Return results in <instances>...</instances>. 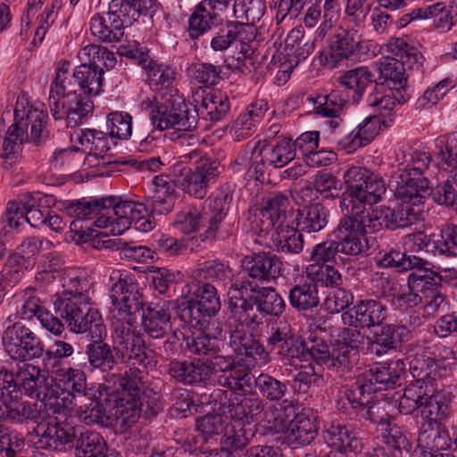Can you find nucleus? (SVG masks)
<instances>
[{
    "label": "nucleus",
    "instance_id": "nucleus-1",
    "mask_svg": "<svg viewBox=\"0 0 457 457\" xmlns=\"http://www.w3.org/2000/svg\"><path fill=\"white\" fill-rule=\"evenodd\" d=\"M68 209L71 214L79 217H86L100 209H106V212L96 219L95 223L98 228L109 229V232L113 235L122 234L132 223L137 229L143 232H148L154 227L151 217L155 213L146 197L144 202H137L109 196L69 204Z\"/></svg>",
    "mask_w": 457,
    "mask_h": 457
},
{
    "label": "nucleus",
    "instance_id": "nucleus-2",
    "mask_svg": "<svg viewBox=\"0 0 457 457\" xmlns=\"http://www.w3.org/2000/svg\"><path fill=\"white\" fill-rule=\"evenodd\" d=\"M228 295L231 314L246 322L258 323L267 315L279 316L286 308L284 299L275 288L260 287L249 278L233 281Z\"/></svg>",
    "mask_w": 457,
    "mask_h": 457
},
{
    "label": "nucleus",
    "instance_id": "nucleus-3",
    "mask_svg": "<svg viewBox=\"0 0 457 457\" xmlns=\"http://www.w3.org/2000/svg\"><path fill=\"white\" fill-rule=\"evenodd\" d=\"M45 381L41 369L26 361L14 371L1 370L0 420L21 422L22 408L33 403L21 401L22 395L38 398Z\"/></svg>",
    "mask_w": 457,
    "mask_h": 457
},
{
    "label": "nucleus",
    "instance_id": "nucleus-4",
    "mask_svg": "<svg viewBox=\"0 0 457 457\" xmlns=\"http://www.w3.org/2000/svg\"><path fill=\"white\" fill-rule=\"evenodd\" d=\"M48 115L43 110L29 106L25 96H19L14 109V123L12 124L0 143V157L4 159V170L15 162L21 145L29 140L39 145L47 137Z\"/></svg>",
    "mask_w": 457,
    "mask_h": 457
},
{
    "label": "nucleus",
    "instance_id": "nucleus-5",
    "mask_svg": "<svg viewBox=\"0 0 457 457\" xmlns=\"http://www.w3.org/2000/svg\"><path fill=\"white\" fill-rule=\"evenodd\" d=\"M145 371L130 367L123 375L111 374L104 383L101 396L110 401L117 422L130 427L138 419L142 403L139 395L144 383Z\"/></svg>",
    "mask_w": 457,
    "mask_h": 457
},
{
    "label": "nucleus",
    "instance_id": "nucleus-6",
    "mask_svg": "<svg viewBox=\"0 0 457 457\" xmlns=\"http://www.w3.org/2000/svg\"><path fill=\"white\" fill-rule=\"evenodd\" d=\"M346 190L340 207L346 215L360 213L362 208L377 204L386 192L383 179L366 168L353 166L344 174Z\"/></svg>",
    "mask_w": 457,
    "mask_h": 457
},
{
    "label": "nucleus",
    "instance_id": "nucleus-7",
    "mask_svg": "<svg viewBox=\"0 0 457 457\" xmlns=\"http://www.w3.org/2000/svg\"><path fill=\"white\" fill-rule=\"evenodd\" d=\"M260 395L267 401L273 402L263 411V421L273 433L285 430L287 420L295 413V404L292 400L283 399L287 386L269 374H261L254 379Z\"/></svg>",
    "mask_w": 457,
    "mask_h": 457
},
{
    "label": "nucleus",
    "instance_id": "nucleus-8",
    "mask_svg": "<svg viewBox=\"0 0 457 457\" xmlns=\"http://www.w3.org/2000/svg\"><path fill=\"white\" fill-rule=\"evenodd\" d=\"M88 303L68 298L66 295H55L53 298L54 312L66 321L71 331L87 333V337L96 338L106 328L100 312L88 307Z\"/></svg>",
    "mask_w": 457,
    "mask_h": 457
},
{
    "label": "nucleus",
    "instance_id": "nucleus-9",
    "mask_svg": "<svg viewBox=\"0 0 457 457\" xmlns=\"http://www.w3.org/2000/svg\"><path fill=\"white\" fill-rule=\"evenodd\" d=\"M185 301L179 303V317L191 326H197L220 310L217 289L208 282L194 281L187 285Z\"/></svg>",
    "mask_w": 457,
    "mask_h": 457
},
{
    "label": "nucleus",
    "instance_id": "nucleus-10",
    "mask_svg": "<svg viewBox=\"0 0 457 457\" xmlns=\"http://www.w3.org/2000/svg\"><path fill=\"white\" fill-rule=\"evenodd\" d=\"M69 63H62L55 71V77L50 86L48 104L52 98H64L79 91L98 95L102 87L101 73L94 67L86 64L78 66L71 75Z\"/></svg>",
    "mask_w": 457,
    "mask_h": 457
},
{
    "label": "nucleus",
    "instance_id": "nucleus-11",
    "mask_svg": "<svg viewBox=\"0 0 457 457\" xmlns=\"http://www.w3.org/2000/svg\"><path fill=\"white\" fill-rule=\"evenodd\" d=\"M110 296L117 315L113 320L124 319L126 321H137V316L142 314L144 299L139 292L138 285L134 277L126 271L119 270L112 271L110 275Z\"/></svg>",
    "mask_w": 457,
    "mask_h": 457
},
{
    "label": "nucleus",
    "instance_id": "nucleus-12",
    "mask_svg": "<svg viewBox=\"0 0 457 457\" xmlns=\"http://www.w3.org/2000/svg\"><path fill=\"white\" fill-rule=\"evenodd\" d=\"M150 120L154 128L160 130L173 128L187 131L197 127L198 114L181 96L170 95V97L163 96L162 102L152 109Z\"/></svg>",
    "mask_w": 457,
    "mask_h": 457
},
{
    "label": "nucleus",
    "instance_id": "nucleus-13",
    "mask_svg": "<svg viewBox=\"0 0 457 457\" xmlns=\"http://www.w3.org/2000/svg\"><path fill=\"white\" fill-rule=\"evenodd\" d=\"M136 322L126 321L124 319L113 320L112 341L113 348L124 362L131 365H142L145 372V360L153 358L152 351L145 350V344L139 331L136 329Z\"/></svg>",
    "mask_w": 457,
    "mask_h": 457
},
{
    "label": "nucleus",
    "instance_id": "nucleus-14",
    "mask_svg": "<svg viewBox=\"0 0 457 457\" xmlns=\"http://www.w3.org/2000/svg\"><path fill=\"white\" fill-rule=\"evenodd\" d=\"M202 364L206 368V380L211 374L220 373L217 378L219 386L235 393H245L252 387L253 375L231 355H211Z\"/></svg>",
    "mask_w": 457,
    "mask_h": 457
},
{
    "label": "nucleus",
    "instance_id": "nucleus-15",
    "mask_svg": "<svg viewBox=\"0 0 457 457\" xmlns=\"http://www.w3.org/2000/svg\"><path fill=\"white\" fill-rule=\"evenodd\" d=\"M2 335V344L8 355L22 362L40 358L44 345L40 338L21 322L12 323L10 318Z\"/></svg>",
    "mask_w": 457,
    "mask_h": 457
},
{
    "label": "nucleus",
    "instance_id": "nucleus-16",
    "mask_svg": "<svg viewBox=\"0 0 457 457\" xmlns=\"http://www.w3.org/2000/svg\"><path fill=\"white\" fill-rule=\"evenodd\" d=\"M37 427L29 433L30 440L38 449L58 451L72 444L78 427L61 420L36 422Z\"/></svg>",
    "mask_w": 457,
    "mask_h": 457
},
{
    "label": "nucleus",
    "instance_id": "nucleus-17",
    "mask_svg": "<svg viewBox=\"0 0 457 457\" xmlns=\"http://www.w3.org/2000/svg\"><path fill=\"white\" fill-rule=\"evenodd\" d=\"M430 155L426 152L414 151L410 154L407 164H400L398 170L392 175L390 185L399 186L411 190L430 194V185L424 176L428 169Z\"/></svg>",
    "mask_w": 457,
    "mask_h": 457
},
{
    "label": "nucleus",
    "instance_id": "nucleus-18",
    "mask_svg": "<svg viewBox=\"0 0 457 457\" xmlns=\"http://www.w3.org/2000/svg\"><path fill=\"white\" fill-rule=\"evenodd\" d=\"M90 96L96 95L79 91L64 98H52L50 112L55 120H66L68 127H75L94 110Z\"/></svg>",
    "mask_w": 457,
    "mask_h": 457
},
{
    "label": "nucleus",
    "instance_id": "nucleus-19",
    "mask_svg": "<svg viewBox=\"0 0 457 457\" xmlns=\"http://www.w3.org/2000/svg\"><path fill=\"white\" fill-rule=\"evenodd\" d=\"M400 203L394 209L393 229L409 227L422 218L424 203L428 193L418 192L417 189L392 186Z\"/></svg>",
    "mask_w": 457,
    "mask_h": 457
},
{
    "label": "nucleus",
    "instance_id": "nucleus-20",
    "mask_svg": "<svg viewBox=\"0 0 457 457\" xmlns=\"http://www.w3.org/2000/svg\"><path fill=\"white\" fill-rule=\"evenodd\" d=\"M179 303L175 301L150 303L142 312V327L152 339H162L172 331L171 313L176 310L179 314Z\"/></svg>",
    "mask_w": 457,
    "mask_h": 457
},
{
    "label": "nucleus",
    "instance_id": "nucleus-21",
    "mask_svg": "<svg viewBox=\"0 0 457 457\" xmlns=\"http://www.w3.org/2000/svg\"><path fill=\"white\" fill-rule=\"evenodd\" d=\"M252 323L232 315L228 320V345L237 354L265 359L268 353L264 346L246 328Z\"/></svg>",
    "mask_w": 457,
    "mask_h": 457
},
{
    "label": "nucleus",
    "instance_id": "nucleus-22",
    "mask_svg": "<svg viewBox=\"0 0 457 457\" xmlns=\"http://www.w3.org/2000/svg\"><path fill=\"white\" fill-rule=\"evenodd\" d=\"M387 309L376 300H361L342 313L345 325L354 328H370L379 327L386 319Z\"/></svg>",
    "mask_w": 457,
    "mask_h": 457
},
{
    "label": "nucleus",
    "instance_id": "nucleus-23",
    "mask_svg": "<svg viewBox=\"0 0 457 457\" xmlns=\"http://www.w3.org/2000/svg\"><path fill=\"white\" fill-rule=\"evenodd\" d=\"M334 233L339 253L358 256L368 249V242L364 236L366 231L350 215L345 214L340 220Z\"/></svg>",
    "mask_w": 457,
    "mask_h": 457
},
{
    "label": "nucleus",
    "instance_id": "nucleus-24",
    "mask_svg": "<svg viewBox=\"0 0 457 457\" xmlns=\"http://www.w3.org/2000/svg\"><path fill=\"white\" fill-rule=\"evenodd\" d=\"M226 190L223 195L205 202L210 211L207 220L209 227L205 232L207 237L225 240L233 234L232 223L226 220L232 195L228 187H226Z\"/></svg>",
    "mask_w": 457,
    "mask_h": 457
},
{
    "label": "nucleus",
    "instance_id": "nucleus-25",
    "mask_svg": "<svg viewBox=\"0 0 457 457\" xmlns=\"http://www.w3.org/2000/svg\"><path fill=\"white\" fill-rule=\"evenodd\" d=\"M191 108L206 120L218 121L229 111L230 104L226 94L198 87L191 96Z\"/></svg>",
    "mask_w": 457,
    "mask_h": 457
},
{
    "label": "nucleus",
    "instance_id": "nucleus-26",
    "mask_svg": "<svg viewBox=\"0 0 457 457\" xmlns=\"http://www.w3.org/2000/svg\"><path fill=\"white\" fill-rule=\"evenodd\" d=\"M260 214L262 223V231H269L289 223L293 214L290 197L281 192L270 194L262 203Z\"/></svg>",
    "mask_w": 457,
    "mask_h": 457
},
{
    "label": "nucleus",
    "instance_id": "nucleus-27",
    "mask_svg": "<svg viewBox=\"0 0 457 457\" xmlns=\"http://www.w3.org/2000/svg\"><path fill=\"white\" fill-rule=\"evenodd\" d=\"M294 419L287 421V439L293 447L309 445L318 433L317 412L312 409H303L299 413L293 414Z\"/></svg>",
    "mask_w": 457,
    "mask_h": 457
},
{
    "label": "nucleus",
    "instance_id": "nucleus-28",
    "mask_svg": "<svg viewBox=\"0 0 457 457\" xmlns=\"http://www.w3.org/2000/svg\"><path fill=\"white\" fill-rule=\"evenodd\" d=\"M17 315L25 320L36 317L46 330L55 336L61 335L64 328L61 320L46 310L40 299L33 295L31 288L25 293V298L17 311Z\"/></svg>",
    "mask_w": 457,
    "mask_h": 457
},
{
    "label": "nucleus",
    "instance_id": "nucleus-29",
    "mask_svg": "<svg viewBox=\"0 0 457 457\" xmlns=\"http://www.w3.org/2000/svg\"><path fill=\"white\" fill-rule=\"evenodd\" d=\"M436 343L432 341H417L408 345V353L411 360L409 362L412 378L431 379L435 367Z\"/></svg>",
    "mask_w": 457,
    "mask_h": 457
},
{
    "label": "nucleus",
    "instance_id": "nucleus-30",
    "mask_svg": "<svg viewBox=\"0 0 457 457\" xmlns=\"http://www.w3.org/2000/svg\"><path fill=\"white\" fill-rule=\"evenodd\" d=\"M247 277L255 283H270L276 280L282 270L279 258L270 252L253 253L246 264Z\"/></svg>",
    "mask_w": 457,
    "mask_h": 457
},
{
    "label": "nucleus",
    "instance_id": "nucleus-31",
    "mask_svg": "<svg viewBox=\"0 0 457 457\" xmlns=\"http://www.w3.org/2000/svg\"><path fill=\"white\" fill-rule=\"evenodd\" d=\"M66 398L59 396H46L39 403H33L22 408L21 422L31 420L41 422L47 420H60L59 416L66 417L68 407Z\"/></svg>",
    "mask_w": 457,
    "mask_h": 457
},
{
    "label": "nucleus",
    "instance_id": "nucleus-32",
    "mask_svg": "<svg viewBox=\"0 0 457 457\" xmlns=\"http://www.w3.org/2000/svg\"><path fill=\"white\" fill-rule=\"evenodd\" d=\"M104 384L99 386V396L96 395L93 389V396L90 399L75 401L73 405L78 406L77 417L86 425H100L107 427L112 423L111 416L107 406L110 407V401L104 400L101 396Z\"/></svg>",
    "mask_w": 457,
    "mask_h": 457
},
{
    "label": "nucleus",
    "instance_id": "nucleus-33",
    "mask_svg": "<svg viewBox=\"0 0 457 457\" xmlns=\"http://www.w3.org/2000/svg\"><path fill=\"white\" fill-rule=\"evenodd\" d=\"M405 363L401 359L391 360L380 366L370 369L362 373L370 385L377 387V392L400 386L405 372Z\"/></svg>",
    "mask_w": 457,
    "mask_h": 457
},
{
    "label": "nucleus",
    "instance_id": "nucleus-34",
    "mask_svg": "<svg viewBox=\"0 0 457 457\" xmlns=\"http://www.w3.org/2000/svg\"><path fill=\"white\" fill-rule=\"evenodd\" d=\"M380 119L378 115H370L359 123L354 129L340 139H337L339 149L353 153L366 145L378 134Z\"/></svg>",
    "mask_w": 457,
    "mask_h": 457
},
{
    "label": "nucleus",
    "instance_id": "nucleus-35",
    "mask_svg": "<svg viewBox=\"0 0 457 457\" xmlns=\"http://www.w3.org/2000/svg\"><path fill=\"white\" fill-rule=\"evenodd\" d=\"M447 433L443 423L423 421L417 438L418 457H432L447 445Z\"/></svg>",
    "mask_w": 457,
    "mask_h": 457
},
{
    "label": "nucleus",
    "instance_id": "nucleus-36",
    "mask_svg": "<svg viewBox=\"0 0 457 457\" xmlns=\"http://www.w3.org/2000/svg\"><path fill=\"white\" fill-rule=\"evenodd\" d=\"M226 420L249 424L264 411V403L259 396L243 397L222 404L220 408Z\"/></svg>",
    "mask_w": 457,
    "mask_h": 457
},
{
    "label": "nucleus",
    "instance_id": "nucleus-37",
    "mask_svg": "<svg viewBox=\"0 0 457 457\" xmlns=\"http://www.w3.org/2000/svg\"><path fill=\"white\" fill-rule=\"evenodd\" d=\"M78 202H82V201L81 200L67 201L62 204V210L65 211L68 215L75 216L77 218L75 220H72L70 224L71 239L76 244H83V243L92 242V245L95 248H102V247L104 248V246L103 245V242H104L106 239H104V240L101 239L99 237V234L96 233V231L95 229H93L91 227L92 225H95L96 227H97L95 223L96 221V220L90 225H87V224L84 225L83 222L85 220H90L95 216H98L97 217V219H98L101 215H103L104 212H106V209H100L99 211L94 212L86 217H79V215H76V214H71L69 212V209H68L69 204L78 203Z\"/></svg>",
    "mask_w": 457,
    "mask_h": 457
},
{
    "label": "nucleus",
    "instance_id": "nucleus-38",
    "mask_svg": "<svg viewBox=\"0 0 457 457\" xmlns=\"http://www.w3.org/2000/svg\"><path fill=\"white\" fill-rule=\"evenodd\" d=\"M55 376L60 382L63 383L64 389L71 396V403L90 399L93 396L94 388L87 386L83 370L71 367L60 368L55 370Z\"/></svg>",
    "mask_w": 457,
    "mask_h": 457
},
{
    "label": "nucleus",
    "instance_id": "nucleus-39",
    "mask_svg": "<svg viewBox=\"0 0 457 457\" xmlns=\"http://www.w3.org/2000/svg\"><path fill=\"white\" fill-rule=\"evenodd\" d=\"M329 216V209L322 204L303 205L297 210L295 217L297 228L309 234L320 232L327 227Z\"/></svg>",
    "mask_w": 457,
    "mask_h": 457
},
{
    "label": "nucleus",
    "instance_id": "nucleus-40",
    "mask_svg": "<svg viewBox=\"0 0 457 457\" xmlns=\"http://www.w3.org/2000/svg\"><path fill=\"white\" fill-rule=\"evenodd\" d=\"M124 29L122 21L109 11L102 14L96 13L90 20L92 35L102 42H119L124 36Z\"/></svg>",
    "mask_w": 457,
    "mask_h": 457
},
{
    "label": "nucleus",
    "instance_id": "nucleus-41",
    "mask_svg": "<svg viewBox=\"0 0 457 457\" xmlns=\"http://www.w3.org/2000/svg\"><path fill=\"white\" fill-rule=\"evenodd\" d=\"M167 179L164 175L155 176L151 184L152 195L146 196L155 214H166L174 207L175 185Z\"/></svg>",
    "mask_w": 457,
    "mask_h": 457
},
{
    "label": "nucleus",
    "instance_id": "nucleus-42",
    "mask_svg": "<svg viewBox=\"0 0 457 457\" xmlns=\"http://www.w3.org/2000/svg\"><path fill=\"white\" fill-rule=\"evenodd\" d=\"M106 336V328L96 338H89L90 343L86 347V354L89 366L93 370H99L103 372L112 370L116 364V359L112 346L104 342Z\"/></svg>",
    "mask_w": 457,
    "mask_h": 457
},
{
    "label": "nucleus",
    "instance_id": "nucleus-43",
    "mask_svg": "<svg viewBox=\"0 0 457 457\" xmlns=\"http://www.w3.org/2000/svg\"><path fill=\"white\" fill-rule=\"evenodd\" d=\"M170 177L173 184L185 193L199 199L207 194V188L198 174L183 162H177L170 167Z\"/></svg>",
    "mask_w": 457,
    "mask_h": 457
},
{
    "label": "nucleus",
    "instance_id": "nucleus-44",
    "mask_svg": "<svg viewBox=\"0 0 457 457\" xmlns=\"http://www.w3.org/2000/svg\"><path fill=\"white\" fill-rule=\"evenodd\" d=\"M452 392L442 388L425 396L421 416L423 421L443 423L450 411Z\"/></svg>",
    "mask_w": 457,
    "mask_h": 457
},
{
    "label": "nucleus",
    "instance_id": "nucleus-45",
    "mask_svg": "<svg viewBox=\"0 0 457 457\" xmlns=\"http://www.w3.org/2000/svg\"><path fill=\"white\" fill-rule=\"evenodd\" d=\"M372 337L371 351H374V346L379 347L380 349L377 348L375 353L380 355L388 350L395 349L401 342L407 340L410 337V330L404 326L382 324L373 332Z\"/></svg>",
    "mask_w": 457,
    "mask_h": 457
},
{
    "label": "nucleus",
    "instance_id": "nucleus-46",
    "mask_svg": "<svg viewBox=\"0 0 457 457\" xmlns=\"http://www.w3.org/2000/svg\"><path fill=\"white\" fill-rule=\"evenodd\" d=\"M356 44L353 37L345 31L334 35L328 48L321 53L322 62L326 66L335 68L353 54Z\"/></svg>",
    "mask_w": 457,
    "mask_h": 457
},
{
    "label": "nucleus",
    "instance_id": "nucleus-47",
    "mask_svg": "<svg viewBox=\"0 0 457 457\" xmlns=\"http://www.w3.org/2000/svg\"><path fill=\"white\" fill-rule=\"evenodd\" d=\"M351 216L366 232L368 229L376 232L384 228L393 229L394 209L387 206L372 207L370 205L362 208L360 213Z\"/></svg>",
    "mask_w": 457,
    "mask_h": 457
},
{
    "label": "nucleus",
    "instance_id": "nucleus-48",
    "mask_svg": "<svg viewBox=\"0 0 457 457\" xmlns=\"http://www.w3.org/2000/svg\"><path fill=\"white\" fill-rule=\"evenodd\" d=\"M262 164L279 169L295 158V147L288 137H278L273 144L265 145L261 150Z\"/></svg>",
    "mask_w": 457,
    "mask_h": 457
},
{
    "label": "nucleus",
    "instance_id": "nucleus-49",
    "mask_svg": "<svg viewBox=\"0 0 457 457\" xmlns=\"http://www.w3.org/2000/svg\"><path fill=\"white\" fill-rule=\"evenodd\" d=\"M222 19L220 15L211 10L204 3L201 2L195 9L188 20V34L192 39H196L206 32L211 33L220 24Z\"/></svg>",
    "mask_w": 457,
    "mask_h": 457
},
{
    "label": "nucleus",
    "instance_id": "nucleus-50",
    "mask_svg": "<svg viewBox=\"0 0 457 457\" xmlns=\"http://www.w3.org/2000/svg\"><path fill=\"white\" fill-rule=\"evenodd\" d=\"M78 142L87 151L85 162L90 166L98 165L100 158L110 149L108 135L96 129H82L77 134Z\"/></svg>",
    "mask_w": 457,
    "mask_h": 457
},
{
    "label": "nucleus",
    "instance_id": "nucleus-51",
    "mask_svg": "<svg viewBox=\"0 0 457 457\" xmlns=\"http://www.w3.org/2000/svg\"><path fill=\"white\" fill-rule=\"evenodd\" d=\"M73 445L84 457H107V445L100 433L78 427Z\"/></svg>",
    "mask_w": 457,
    "mask_h": 457
},
{
    "label": "nucleus",
    "instance_id": "nucleus-52",
    "mask_svg": "<svg viewBox=\"0 0 457 457\" xmlns=\"http://www.w3.org/2000/svg\"><path fill=\"white\" fill-rule=\"evenodd\" d=\"M183 156L189 160H195L194 170L207 189L222 172L220 161L207 154H203L198 148L191 150Z\"/></svg>",
    "mask_w": 457,
    "mask_h": 457
},
{
    "label": "nucleus",
    "instance_id": "nucleus-53",
    "mask_svg": "<svg viewBox=\"0 0 457 457\" xmlns=\"http://www.w3.org/2000/svg\"><path fill=\"white\" fill-rule=\"evenodd\" d=\"M24 200L27 208L25 221L34 228L46 225L48 206L54 201L53 196L39 192L27 193L24 195Z\"/></svg>",
    "mask_w": 457,
    "mask_h": 457
},
{
    "label": "nucleus",
    "instance_id": "nucleus-54",
    "mask_svg": "<svg viewBox=\"0 0 457 457\" xmlns=\"http://www.w3.org/2000/svg\"><path fill=\"white\" fill-rule=\"evenodd\" d=\"M443 278L436 272L424 269L423 266L415 267L407 278L408 288L418 291L421 297L443 289Z\"/></svg>",
    "mask_w": 457,
    "mask_h": 457
},
{
    "label": "nucleus",
    "instance_id": "nucleus-55",
    "mask_svg": "<svg viewBox=\"0 0 457 457\" xmlns=\"http://www.w3.org/2000/svg\"><path fill=\"white\" fill-rule=\"evenodd\" d=\"M206 368L201 361L173 360L168 365L169 375L179 382L193 385L206 380Z\"/></svg>",
    "mask_w": 457,
    "mask_h": 457
},
{
    "label": "nucleus",
    "instance_id": "nucleus-56",
    "mask_svg": "<svg viewBox=\"0 0 457 457\" xmlns=\"http://www.w3.org/2000/svg\"><path fill=\"white\" fill-rule=\"evenodd\" d=\"M271 240L278 252L283 253H299L303 248V231L284 224L272 228Z\"/></svg>",
    "mask_w": 457,
    "mask_h": 457
},
{
    "label": "nucleus",
    "instance_id": "nucleus-57",
    "mask_svg": "<svg viewBox=\"0 0 457 457\" xmlns=\"http://www.w3.org/2000/svg\"><path fill=\"white\" fill-rule=\"evenodd\" d=\"M414 381L405 389L399 399V411L403 414H411L418 408L423 406V401L430 390L427 380L422 378H413Z\"/></svg>",
    "mask_w": 457,
    "mask_h": 457
},
{
    "label": "nucleus",
    "instance_id": "nucleus-58",
    "mask_svg": "<svg viewBox=\"0 0 457 457\" xmlns=\"http://www.w3.org/2000/svg\"><path fill=\"white\" fill-rule=\"evenodd\" d=\"M381 437L382 442L391 451L392 457H407L411 452L412 445L406 431L395 423H386Z\"/></svg>",
    "mask_w": 457,
    "mask_h": 457
},
{
    "label": "nucleus",
    "instance_id": "nucleus-59",
    "mask_svg": "<svg viewBox=\"0 0 457 457\" xmlns=\"http://www.w3.org/2000/svg\"><path fill=\"white\" fill-rule=\"evenodd\" d=\"M380 78L383 79L382 85L388 89L406 92L408 74L402 62L395 56L386 58L379 65Z\"/></svg>",
    "mask_w": 457,
    "mask_h": 457
},
{
    "label": "nucleus",
    "instance_id": "nucleus-60",
    "mask_svg": "<svg viewBox=\"0 0 457 457\" xmlns=\"http://www.w3.org/2000/svg\"><path fill=\"white\" fill-rule=\"evenodd\" d=\"M290 305L298 312L312 311L320 303L315 283L304 282L293 286L288 293Z\"/></svg>",
    "mask_w": 457,
    "mask_h": 457
},
{
    "label": "nucleus",
    "instance_id": "nucleus-61",
    "mask_svg": "<svg viewBox=\"0 0 457 457\" xmlns=\"http://www.w3.org/2000/svg\"><path fill=\"white\" fill-rule=\"evenodd\" d=\"M103 245L104 248L119 251L120 258L128 261L146 263L154 259L155 253L152 249L146 246L135 245L132 243L123 241L121 238L107 239L103 242Z\"/></svg>",
    "mask_w": 457,
    "mask_h": 457
},
{
    "label": "nucleus",
    "instance_id": "nucleus-62",
    "mask_svg": "<svg viewBox=\"0 0 457 457\" xmlns=\"http://www.w3.org/2000/svg\"><path fill=\"white\" fill-rule=\"evenodd\" d=\"M374 81L373 74L367 67H358L345 71L338 78L340 85L353 90V101L358 102L365 89Z\"/></svg>",
    "mask_w": 457,
    "mask_h": 457
},
{
    "label": "nucleus",
    "instance_id": "nucleus-63",
    "mask_svg": "<svg viewBox=\"0 0 457 457\" xmlns=\"http://www.w3.org/2000/svg\"><path fill=\"white\" fill-rule=\"evenodd\" d=\"M408 99L406 92L388 89L386 93L375 92L367 98V104L382 117H389L396 104H403Z\"/></svg>",
    "mask_w": 457,
    "mask_h": 457
},
{
    "label": "nucleus",
    "instance_id": "nucleus-64",
    "mask_svg": "<svg viewBox=\"0 0 457 457\" xmlns=\"http://www.w3.org/2000/svg\"><path fill=\"white\" fill-rule=\"evenodd\" d=\"M387 50L394 54L399 62H402L403 68L408 70H420L422 66L423 56L412 46L407 44L403 38H393L387 44Z\"/></svg>",
    "mask_w": 457,
    "mask_h": 457
}]
</instances>
